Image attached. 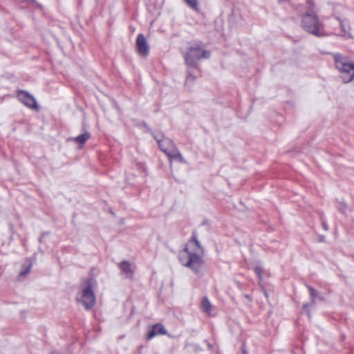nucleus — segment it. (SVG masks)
Here are the masks:
<instances>
[{"label": "nucleus", "instance_id": "nucleus-1", "mask_svg": "<svg viewBox=\"0 0 354 354\" xmlns=\"http://www.w3.org/2000/svg\"><path fill=\"white\" fill-rule=\"evenodd\" d=\"M184 252L187 254L188 259L183 265L191 269L195 274H201L204 261L200 254L203 253V248L198 239V234L196 230L192 231V238Z\"/></svg>", "mask_w": 354, "mask_h": 354}, {"label": "nucleus", "instance_id": "nucleus-2", "mask_svg": "<svg viewBox=\"0 0 354 354\" xmlns=\"http://www.w3.org/2000/svg\"><path fill=\"white\" fill-rule=\"evenodd\" d=\"M96 281L93 278H89L83 281L81 285L79 295L76 299L81 303L86 310H91L95 305L96 298L94 293V288Z\"/></svg>", "mask_w": 354, "mask_h": 354}, {"label": "nucleus", "instance_id": "nucleus-3", "mask_svg": "<svg viewBox=\"0 0 354 354\" xmlns=\"http://www.w3.org/2000/svg\"><path fill=\"white\" fill-rule=\"evenodd\" d=\"M210 55L211 52L204 50L203 43L198 41L188 48L185 55V62L188 67L198 68V61L201 59H208Z\"/></svg>", "mask_w": 354, "mask_h": 354}, {"label": "nucleus", "instance_id": "nucleus-4", "mask_svg": "<svg viewBox=\"0 0 354 354\" xmlns=\"http://www.w3.org/2000/svg\"><path fill=\"white\" fill-rule=\"evenodd\" d=\"M301 26L306 31L318 37L326 35L323 23L313 12H307L303 15Z\"/></svg>", "mask_w": 354, "mask_h": 354}, {"label": "nucleus", "instance_id": "nucleus-5", "mask_svg": "<svg viewBox=\"0 0 354 354\" xmlns=\"http://www.w3.org/2000/svg\"><path fill=\"white\" fill-rule=\"evenodd\" d=\"M334 61L336 68L338 70L340 77L344 83H349L354 80V62H350L341 54L334 55Z\"/></svg>", "mask_w": 354, "mask_h": 354}, {"label": "nucleus", "instance_id": "nucleus-6", "mask_svg": "<svg viewBox=\"0 0 354 354\" xmlns=\"http://www.w3.org/2000/svg\"><path fill=\"white\" fill-rule=\"evenodd\" d=\"M19 100L26 106L38 110L39 106L34 96L26 91L18 90L17 93Z\"/></svg>", "mask_w": 354, "mask_h": 354}, {"label": "nucleus", "instance_id": "nucleus-7", "mask_svg": "<svg viewBox=\"0 0 354 354\" xmlns=\"http://www.w3.org/2000/svg\"><path fill=\"white\" fill-rule=\"evenodd\" d=\"M136 48L138 53L144 57L149 53V46L142 34H139L136 39Z\"/></svg>", "mask_w": 354, "mask_h": 354}, {"label": "nucleus", "instance_id": "nucleus-8", "mask_svg": "<svg viewBox=\"0 0 354 354\" xmlns=\"http://www.w3.org/2000/svg\"><path fill=\"white\" fill-rule=\"evenodd\" d=\"M158 144L160 149L167 156L176 147L172 140L165 137L162 140H158Z\"/></svg>", "mask_w": 354, "mask_h": 354}, {"label": "nucleus", "instance_id": "nucleus-9", "mask_svg": "<svg viewBox=\"0 0 354 354\" xmlns=\"http://www.w3.org/2000/svg\"><path fill=\"white\" fill-rule=\"evenodd\" d=\"M306 287L309 290V293H310V298H311V302H310V304H304L302 308L304 310H305L307 313L308 316L309 317H310V313L308 310L309 306H314L315 304L316 298H318L319 299H321V300H323L324 298L321 296H319L318 292L312 286L306 285Z\"/></svg>", "mask_w": 354, "mask_h": 354}, {"label": "nucleus", "instance_id": "nucleus-10", "mask_svg": "<svg viewBox=\"0 0 354 354\" xmlns=\"http://www.w3.org/2000/svg\"><path fill=\"white\" fill-rule=\"evenodd\" d=\"M118 268L121 270L122 274H125L126 277L131 279L134 274L132 269V264L128 261H122L118 263Z\"/></svg>", "mask_w": 354, "mask_h": 354}, {"label": "nucleus", "instance_id": "nucleus-11", "mask_svg": "<svg viewBox=\"0 0 354 354\" xmlns=\"http://www.w3.org/2000/svg\"><path fill=\"white\" fill-rule=\"evenodd\" d=\"M167 330L164 327V326L161 324H154L151 329L148 332L147 338V339H151L156 335H166Z\"/></svg>", "mask_w": 354, "mask_h": 354}, {"label": "nucleus", "instance_id": "nucleus-12", "mask_svg": "<svg viewBox=\"0 0 354 354\" xmlns=\"http://www.w3.org/2000/svg\"><path fill=\"white\" fill-rule=\"evenodd\" d=\"M201 310L207 315L211 316L212 312V305L207 297H203L201 302Z\"/></svg>", "mask_w": 354, "mask_h": 354}, {"label": "nucleus", "instance_id": "nucleus-13", "mask_svg": "<svg viewBox=\"0 0 354 354\" xmlns=\"http://www.w3.org/2000/svg\"><path fill=\"white\" fill-rule=\"evenodd\" d=\"M167 157L169 158L170 160H177L180 162L185 163V160L184 158L183 157L180 152L178 151L177 147H175L168 155Z\"/></svg>", "mask_w": 354, "mask_h": 354}, {"label": "nucleus", "instance_id": "nucleus-14", "mask_svg": "<svg viewBox=\"0 0 354 354\" xmlns=\"http://www.w3.org/2000/svg\"><path fill=\"white\" fill-rule=\"evenodd\" d=\"M90 136L91 135L88 132H85L75 137L74 140L76 142L83 145L90 138Z\"/></svg>", "mask_w": 354, "mask_h": 354}, {"label": "nucleus", "instance_id": "nucleus-15", "mask_svg": "<svg viewBox=\"0 0 354 354\" xmlns=\"http://www.w3.org/2000/svg\"><path fill=\"white\" fill-rule=\"evenodd\" d=\"M192 68L188 67L187 73V78L185 81V84L187 85L189 83H193V82L196 80V76L193 74V71H192Z\"/></svg>", "mask_w": 354, "mask_h": 354}, {"label": "nucleus", "instance_id": "nucleus-16", "mask_svg": "<svg viewBox=\"0 0 354 354\" xmlns=\"http://www.w3.org/2000/svg\"><path fill=\"white\" fill-rule=\"evenodd\" d=\"M31 268V264H24L21 267V270L19 273V275L21 277H25L30 270Z\"/></svg>", "mask_w": 354, "mask_h": 354}, {"label": "nucleus", "instance_id": "nucleus-17", "mask_svg": "<svg viewBox=\"0 0 354 354\" xmlns=\"http://www.w3.org/2000/svg\"><path fill=\"white\" fill-rule=\"evenodd\" d=\"M339 25L342 30V33L339 35L347 38L351 37V34L346 30L342 20H339Z\"/></svg>", "mask_w": 354, "mask_h": 354}, {"label": "nucleus", "instance_id": "nucleus-18", "mask_svg": "<svg viewBox=\"0 0 354 354\" xmlns=\"http://www.w3.org/2000/svg\"><path fill=\"white\" fill-rule=\"evenodd\" d=\"M185 1L187 3V5L190 8L194 9V10H198V5L197 0H185Z\"/></svg>", "mask_w": 354, "mask_h": 354}, {"label": "nucleus", "instance_id": "nucleus-19", "mask_svg": "<svg viewBox=\"0 0 354 354\" xmlns=\"http://www.w3.org/2000/svg\"><path fill=\"white\" fill-rule=\"evenodd\" d=\"M254 272L258 275L259 278L261 279V274H262V272H263L262 268L261 267H255Z\"/></svg>", "mask_w": 354, "mask_h": 354}, {"label": "nucleus", "instance_id": "nucleus-20", "mask_svg": "<svg viewBox=\"0 0 354 354\" xmlns=\"http://www.w3.org/2000/svg\"><path fill=\"white\" fill-rule=\"evenodd\" d=\"M346 204L345 203H342L341 204V207H339L338 209H339L340 212H344L345 209H346Z\"/></svg>", "mask_w": 354, "mask_h": 354}, {"label": "nucleus", "instance_id": "nucleus-21", "mask_svg": "<svg viewBox=\"0 0 354 354\" xmlns=\"http://www.w3.org/2000/svg\"><path fill=\"white\" fill-rule=\"evenodd\" d=\"M322 227L324 229V230L326 231H328V225H327V223L324 221H322Z\"/></svg>", "mask_w": 354, "mask_h": 354}, {"label": "nucleus", "instance_id": "nucleus-22", "mask_svg": "<svg viewBox=\"0 0 354 354\" xmlns=\"http://www.w3.org/2000/svg\"><path fill=\"white\" fill-rule=\"evenodd\" d=\"M155 140L158 142V140H162V138H159L157 136H154Z\"/></svg>", "mask_w": 354, "mask_h": 354}, {"label": "nucleus", "instance_id": "nucleus-23", "mask_svg": "<svg viewBox=\"0 0 354 354\" xmlns=\"http://www.w3.org/2000/svg\"><path fill=\"white\" fill-rule=\"evenodd\" d=\"M245 298H247V299H250V300H251V297H250V295H245Z\"/></svg>", "mask_w": 354, "mask_h": 354}, {"label": "nucleus", "instance_id": "nucleus-24", "mask_svg": "<svg viewBox=\"0 0 354 354\" xmlns=\"http://www.w3.org/2000/svg\"><path fill=\"white\" fill-rule=\"evenodd\" d=\"M242 349H243V354H248L247 351L245 350L244 347H243Z\"/></svg>", "mask_w": 354, "mask_h": 354}, {"label": "nucleus", "instance_id": "nucleus-25", "mask_svg": "<svg viewBox=\"0 0 354 354\" xmlns=\"http://www.w3.org/2000/svg\"><path fill=\"white\" fill-rule=\"evenodd\" d=\"M207 345L209 348H212V346L209 343H207Z\"/></svg>", "mask_w": 354, "mask_h": 354}, {"label": "nucleus", "instance_id": "nucleus-26", "mask_svg": "<svg viewBox=\"0 0 354 354\" xmlns=\"http://www.w3.org/2000/svg\"><path fill=\"white\" fill-rule=\"evenodd\" d=\"M180 261L183 262V257H180Z\"/></svg>", "mask_w": 354, "mask_h": 354}]
</instances>
